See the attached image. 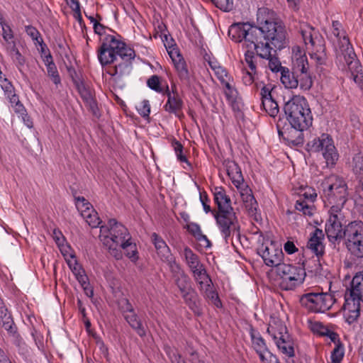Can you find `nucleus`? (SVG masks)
Here are the masks:
<instances>
[{
  "label": "nucleus",
  "instance_id": "f257e3e1",
  "mask_svg": "<svg viewBox=\"0 0 363 363\" xmlns=\"http://www.w3.org/2000/svg\"><path fill=\"white\" fill-rule=\"evenodd\" d=\"M97 56L102 66L115 62V65L110 67L107 73L115 79H121L130 73L135 52L119 38L108 35L103 39L98 49Z\"/></svg>",
  "mask_w": 363,
  "mask_h": 363
},
{
  "label": "nucleus",
  "instance_id": "f03ea898",
  "mask_svg": "<svg viewBox=\"0 0 363 363\" xmlns=\"http://www.w3.org/2000/svg\"><path fill=\"white\" fill-rule=\"evenodd\" d=\"M213 195L218 207V211L214 213L216 224L222 236L228 242L232 234L239 233L238 217L231 206L230 197L222 186L216 187Z\"/></svg>",
  "mask_w": 363,
  "mask_h": 363
},
{
  "label": "nucleus",
  "instance_id": "7ed1b4c3",
  "mask_svg": "<svg viewBox=\"0 0 363 363\" xmlns=\"http://www.w3.org/2000/svg\"><path fill=\"white\" fill-rule=\"evenodd\" d=\"M257 27L262 29L264 38L277 49L286 46V31L283 23L278 21L277 14L267 7H261L257 12Z\"/></svg>",
  "mask_w": 363,
  "mask_h": 363
},
{
  "label": "nucleus",
  "instance_id": "20e7f679",
  "mask_svg": "<svg viewBox=\"0 0 363 363\" xmlns=\"http://www.w3.org/2000/svg\"><path fill=\"white\" fill-rule=\"evenodd\" d=\"M323 200L325 206L335 213L342 211L348 199L347 185L345 181L335 174L325 177L320 184Z\"/></svg>",
  "mask_w": 363,
  "mask_h": 363
},
{
  "label": "nucleus",
  "instance_id": "39448f33",
  "mask_svg": "<svg viewBox=\"0 0 363 363\" xmlns=\"http://www.w3.org/2000/svg\"><path fill=\"white\" fill-rule=\"evenodd\" d=\"M99 239L109 254L116 259L122 257L120 245H124L131 237L128 229L116 219H109L108 223L100 227Z\"/></svg>",
  "mask_w": 363,
  "mask_h": 363
},
{
  "label": "nucleus",
  "instance_id": "423d86ee",
  "mask_svg": "<svg viewBox=\"0 0 363 363\" xmlns=\"http://www.w3.org/2000/svg\"><path fill=\"white\" fill-rule=\"evenodd\" d=\"M332 35L337 40L335 47L337 63H340L343 67L347 65L350 69L357 67L356 54L340 21H333Z\"/></svg>",
  "mask_w": 363,
  "mask_h": 363
},
{
  "label": "nucleus",
  "instance_id": "0eeeda50",
  "mask_svg": "<svg viewBox=\"0 0 363 363\" xmlns=\"http://www.w3.org/2000/svg\"><path fill=\"white\" fill-rule=\"evenodd\" d=\"M288 122L298 128L308 129L313 116L307 100L303 96H294L284 106Z\"/></svg>",
  "mask_w": 363,
  "mask_h": 363
},
{
  "label": "nucleus",
  "instance_id": "6e6552de",
  "mask_svg": "<svg viewBox=\"0 0 363 363\" xmlns=\"http://www.w3.org/2000/svg\"><path fill=\"white\" fill-rule=\"evenodd\" d=\"M300 33L310 52L311 59L318 65H324L327 60L325 42L319 31L311 26L303 23L300 27Z\"/></svg>",
  "mask_w": 363,
  "mask_h": 363
},
{
  "label": "nucleus",
  "instance_id": "1a4fd4ad",
  "mask_svg": "<svg viewBox=\"0 0 363 363\" xmlns=\"http://www.w3.org/2000/svg\"><path fill=\"white\" fill-rule=\"evenodd\" d=\"M277 274L280 277L279 286L282 290H294L301 285L306 277L304 267L283 263L276 269Z\"/></svg>",
  "mask_w": 363,
  "mask_h": 363
},
{
  "label": "nucleus",
  "instance_id": "9d476101",
  "mask_svg": "<svg viewBox=\"0 0 363 363\" xmlns=\"http://www.w3.org/2000/svg\"><path fill=\"white\" fill-rule=\"evenodd\" d=\"M242 43L243 46L247 50H256L257 55L260 57H267L270 55L272 45L264 38L263 31L257 26L249 25Z\"/></svg>",
  "mask_w": 363,
  "mask_h": 363
},
{
  "label": "nucleus",
  "instance_id": "9b49d317",
  "mask_svg": "<svg viewBox=\"0 0 363 363\" xmlns=\"http://www.w3.org/2000/svg\"><path fill=\"white\" fill-rule=\"evenodd\" d=\"M335 301V296L327 292H310L300 298L301 305L313 313H324L330 310Z\"/></svg>",
  "mask_w": 363,
  "mask_h": 363
},
{
  "label": "nucleus",
  "instance_id": "f8f14e48",
  "mask_svg": "<svg viewBox=\"0 0 363 363\" xmlns=\"http://www.w3.org/2000/svg\"><path fill=\"white\" fill-rule=\"evenodd\" d=\"M267 332L272 335L279 350L289 357L294 356V344L286 331V327L279 322L269 324Z\"/></svg>",
  "mask_w": 363,
  "mask_h": 363
},
{
  "label": "nucleus",
  "instance_id": "ddd939ff",
  "mask_svg": "<svg viewBox=\"0 0 363 363\" xmlns=\"http://www.w3.org/2000/svg\"><path fill=\"white\" fill-rule=\"evenodd\" d=\"M312 151L322 152L328 165H333L338 160V154L333 144V138L323 133L320 137L315 138L308 144Z\"/></svg>",
  "mask_w": 363,
  "mask_h": 363
},
{
  "label": "nucleus",
  "instance_id": "4468645a",
  "mask_svg": "<svg viewBox=\"0 0 363 363\" xmlns=\"http://www.w3.org/2000/svg\"><path fill=\"white\" fill-rule=\"evenodd\" d=\"M278 134L289 145H300L304 143L303 131L306 128H298L289 123L286 124L284 121L279 118L277 123Z\"/></svg>",
  "mask_w": 363,
  "mask_h": 363
},
{
  "label": "nucleus",
  "instance_id": "2eb2a0df",
  "mask_svg": "<svg viewBox=\"0 0 363 363\" xmlns=\"http://www.w3.org/2000/svg\"><path fill=\"white\" fill-rule=\"evenodd\" d=\"M329 218L325 224V233L328 240L333 243L343 239L342 233L344 229L342 227V220L344 218L342 211L337 213L329 210Z\"/></svg>",
  "mask_w": 363,
  "mask_h": 363
},
{
  "label": "nucleus",
  "instance_id": "dca6fc26",
  "mask_svg": "<svg viewBox=\"0 0 363 363\" xmlns=\"http://www.w3.org/2000/svg\"><path fill=\"white\" fill-rule=\"evenodd\" d=\"M257 251L266 265L275 267L277 269V267L283 264L281 261L284 258V253L281 249L276 247L274 242L262 244Z\"/></svg>",
  "mask_w": 363,
  "mask_h": 363
},
{
  "label": "nucleus",
  "instance_id": "f3484780",
  "mask_svg": "<svg viewBox=\"0 0 363 363\" xmlns=\"http://www.w3.org/2000/svg\"><path fill=\"white\" fill-rule=\"evenodd\" d=\"M308 69V60L305 55L298 57L294 62V69L296 74L298 86L304 91L310 90L313 83Z\"/></svg>",
  "mask_w": 363,
  "mask_h": 363
},
{
  "label": "nucleus",
  "instance_id": "a211bd4d",
  "mask_svg": "<svg viewBox=\"0 0 363 363\" xmlns=\"http://www.w3.org/2000/svg\"><path fill=\"white\" fill-rule=\"evenodd\" d=\"M361 302L360 298L352 296V293L347 289L345 294V303L342 306L343 316L349 324L356 322L360 315Z\"/></svg>",
  "mask_w": 363,
  "mask_h": 363
},
{
  "label": "nucleus",
  "instance_id": "6ab92c4d",
  "mask_svg": "<svg viewBox=\"0 0 363 363\" xmlns=\"http://www.w3.org/2000/svg\"><path fill=\"white\" fill-rule=\"evenodd\" d=\"M75 199L76 206L88 225L91 228L98 227L101 223V220L91 204L83 196H79Z\"/></svg>",
  "mask_w": 363,
  "mask_h": 363
},
{
  "label": "nucleus",
  "instance_id": "aec40b11",
  "mask_svg": "<svg viewBox=\"0 0 363 363\" xmlns=\"http://www.w3.org/2000/svg\"><path fill=\"white\" fill-rule=\"evenodd\" d=\"M151 240L162 261L166 262L169 266L176 262L169 247L160 235L153 233Z\"/></svg>",
  "mask_w": 363,
  "mask_h": 363
},
{
  "label": "nucleus",
  "instance_id": "412c9836",
  "mask_svg": "<svg viewBox=\"0 0 363 363\" xmlns=\"http://www.w3.org/2000/svg\"><path fill=\"white\" fill-rule=\"evenodd\" d=\"M165 93L168 99L164 106V111L169 113L174 114L178 118L183 116L182 108L184 103L179 94L174 92L171 93L168 86H166Z\"/></svg>",
  "mask_w": 363,
  "mask_h": 363
},
{
  "label": "nucleus",
  "instance_id": "4be33fe9",
  "mask_svg": "<svg viewBox=\"0 0 363 363\" xmlns=\"http://www.w3.org/2000/svg\"><path fill=\"white\" fill-rule=\"evenodd\" d=\"M324 233L322 230L315 228L311 234V237L308 241L307 247L311 250L319 259L325 253V245H323Z\"/></svg>",
  "mask_w": 363,
  "mask_h": 363
},
{
  "label": "nucleus",
  "instance_id": "5701e85b",
  "mask_svg": "<svg viewBox=\"0 0 363 363\" xmlns=\"http://www.w3.org/2000/svg\"><path fill=\"white\" fill-rule=\"evenodd\" d=\"M226 171L233 185L238 190L247 185L244 182V179L240 167L233 161H228L226 164Z\"/></svg>",
  "mask_w": 363,
  "mask_h": 363
},
{
  "label": "nucleus",
  "instance_id": "b1692460",
  "mask_svg": "<svg viewBox=\"0 0 363 363\" xmlns=\"http://www.w3.org/2000/svg\"><path fill=\"white\" fill-rule=\"evenodd\" d=\"M238 191L248 214L250 216H255L258 208V203L252 194L251 189L247 186L242 189L241 188V189Z\"/></svg>",
  "mask_w": 363,
  "mask_h": 363
},
{
  "label": "nucleus",
  "instance_id": "393cba45",
  "mask_svg": "<svg viewBox=\"0 0 363 363\" xmlns=\"http://www.w3.org/2000/svg\"><path fill=\"white\" fill-rule=\"evenodd\" d=\"M342 236L345 242H351V240L363 238V222L353 221L350 223L345 227Z\"/></svg>",
  "mask_w": 363,
  "mask_h": 363
},
{
  "label": "nucleus",
  "instance_id": "a878e982",
  "mask_svg": "<svg viewBox=\"0 0 363 363\" xmlns=\"http://www.w3.org/2000/svg\"><path fill=\"white\" fill-rule=\"evenodd\" d=\"M0 323L2 327L13 337L18 339V335L16 333V327L14 322L5 308L4 303H0Z\"/></svg>",
  "mask_w": 363,
  "mask_h": 363
},
{
  "label": "nucleus",
  "instance_id": "bb28decb",
  "mask_svg": "<svg viewBox=\"0 0 363 363\" xmlns=\"http://www.w3.org/2000/svg\"><path fill=\"white\" fill-rule=\"evenodd\" d=\"M0 83L5 96L9 99L12 104L16 105V111L20 113L23 111V106L20 104L18 97L14 92V87L11 82L7 78L4 77Z\"/></svg>",
  "mask_w": 363,
  "mask_h": 363
},
{
  "label": "nucleus",
  "instance_id": "cd10ccee",
  "mask_svg": "<svg viewBox=\"0 0 363 363\" xmlns=\"http://www.w3.org/2000/svg\"><path fill=\"white\" fill-rule=\"evenodd\" d=\"M169 267L172 274L174 284L177 285L178 289L191 284L189 277L181 268L178 263H173L172 264L169 265Z\"/></svg>",
  "mask_w": 363,
  "mask_h": 363
},
{
  "label": "nucleus",
  "instance_id": "c85d7f7f",
  "mask_svg": "<svg viewBox=\"0 0 363 363\" xmlns=\"http://www.w3.org/2000/svg\"><path fill=\"white\" fill-rule=\"evenodd\" d=\"M350 165L363 196V153L359 152L355 154L352 157Z\"/></svg>",
  "mask_w": 363,
  "mask_h": 363
},
{
  "label": "nucleus",
  "instance_id": "c756f323",
  "mask_svg": "<svg viewBox=\"0 0 363 363\" xmlns=\"http://www.w3.org/2000/svg\"><path fill=\"white\" fill-rule=\"evenodd\" d=\"M249 25L250 23H235L232 24L228 29L229 37L236 43L242 42Z\"/></svg>",
  "mask_w": 363,
  "mask_h": 363
},
{
  "label": "nucleus",
  "instance_id": "7c9ffc66",
  "mask_svg": "<svg viewBox=\"0 0 363 363\" xmlns=\"http://www.w3.org/2000/svg\"><path fill=\"white\" fill-rule=\"evenodd\" d=\"M186 229L190 234H191L197 241L201 243V245L208 248L211 247V242L208 240L206 235H203L200 225L196 223H189L186 225Z\"/></svg>",
  "mask_w": 363,
  "mask_h": 363
},
{
  "label": "nucleus",
  "instance_id": "2f4dec72",
  "mask_svg": "<svg viewBox=\"0 0 363 363\" xmlns=\"http://www.w3.org/2000/svg\"><path fill=\"white\" fill-rule=\"evenodd\" d=\"M184 303L196 315L201 314L200 300L197 292L194 289L186 293L183 297Z\"/></svg>",
  "mask_w": 363,
  "mask_h": 363
},
{
  "label": "nucleus",
  "instance_id": "473e14b6",
  "mask_svg": "<svg viewBox=\"0 0 363 363\" xmlns=\"http://www.w3.org/2000/svg\"><path fill=\"white\" fill-rule=\"evenodd\" d=\"M124 318L128 323L130 326L136 331L139 336L143 337L146 335V332L142 322L134 311L130 313L125 314Z\"/></svg>",
  "mask_w": 363,
  "mask_h": 363
},
{
  "label": "nucleus",
  "instance_id": "72a5a7b5",
  "mask_svg": "<svg viewBox=\"0 0 363 363\" xmlns=\"http://www.w3.org/2000/svg\"><path fill=\"white\" fill-rule=\"evenodd\" d=\"M347 290L352 293V296L360 298L363 302V272L357 274L352 278L350 288Z\"/></svg>",
  "mask_w": 363,
  "mask_h": 363
},
{
  "label": "nucleus",
  "instance_id": "f704fd0d",
  "mask_svg": "<svg viewBox=\"0 0 363 363\" xmlns=\"http://www.w3.org/2000/svg\"><path fill=\"white\" fill-rule=\"evenodd\" d=\"M250 337L252 342V347L257 354L268 350L266 342L260 333L255 330L254 328L250 329Z\"/></svg>",
  "mask_w": 363,
  "mask_h": 363
},
{
  "label": "nucleus",
  "instance_id": "c9c22d12",
  "mask_svg": "<svg viewBox=\"0 0 363 363\" xmlns=\"http://www.w3.org/2000/svg\"><path fill=\"white\" fill-rule=\"evenodd\" d=\"M280 79L284 86L287 89H296L298 87L296 74L294 69L291 72L288 68H282Z\"/></svg>",
  "mask_w": 363,
  "mask_h": 363
},
{
  "label": "nucleus",
  "instance_id": "e433bc0d",
  "mask_svg": "<svg viewBox=\"0 0 363 363\" xmlns=\"http://www.w3.org/2000/svg\"><path fill=\"white\" fill-rule=\"evenodd\" d=\"M174 65L180 80L186 85H190L191 82V77L187 69V66L184 60H178V61L174 62Z\"/></svg>",
  "mask_w": 363,
  "mask_h": 363
},
{
  "label": "nucleus",
  "instance_id": "4c0bfd02",
  "mask_svg": "<svg viewBox=\"0 0 363 363\" xmlns=\"http://www.w3.org/2000/svg\"><path fill=\"white\" fill-rule=\"evenodd\" d=\"M349 252L357 258L363 257V238L351 240L345 242Z\"/></svg>",
  "mask_w": 363,
  "mask_h": 363
},
{
  "label": "nucleus",
  "instance_id": "58836bf2",
  "mask_svg": "<svg viewBox=\"0 0 363 363\" xmlns=\"http://www.w3.org/2000/svg\"><path fill=\"white\" fill-rule=\"evenodd\" d=\"M121 249L125 250V255L129 257L133 262H136L138 259V251L136 245L131 242V240H128L125 242L124 245H120V250Z\"/></svg>",
  "mask_w": 363,
  "mask_h": 363
},
{
  "label": "nucleus",
  "instance_id": "ea45409f",
  "mask_svg": "<svg viewBox=\"0 0 363 363\" xmlns=\"http://www.w3.org/2000/svg\"><path fill=\"white\" fill-rule=\"evenodd\" d=\"M263 109L272 117H275L279 113V106L274 99L269 98L262 101Z\"/></svg>",
  "mask_w": 363,
  "mask_h": 363
},
{
  "label": "nucleus",
  "instance_id": "a19ab883",
  "mask_svg": "<svg viewBox=\"0 0 363 363\" xmlns=\"http://www.w3.org/2000/svg\"><path fill=\"white\" fill-rule=\"evenodd\" d=\"M277 48H275L273 45H271L270 48V55L267 57H262L263 59H267L269 60L268 66L269 68L274 72H277L279 71L281 72V69L284 68L281 65V62L278 57H275L272 53V51L273 50L274 52H276Z\"/></svg>",
  "mask_w": 363,
  "mask_h": 363
},
{
  "label": "nucleus",
  "instance_id": "79ce46f5",
  "mask_svg": "<svg viewBox=\"0 0 363 363\" xmlns=\"http://www.w3.org/2000/svg\"><path fill=\"white\" fill-rule=\"evenodd\" d=\"M77 89L84 103L94 99V91L84 83L81 82L78 84Z\"/></svg>",
  "mask_w": 363,
  "mask_h": 363
},
{
  "label": "nucleus",
  "instance_id": "37998d69",
  "mask_svg": "<svg viewBox=\"0 0 363 363\" xmlns=\"http://www.w3.org/2000/svg\"><path fill=\"white\" fill-rule=\"evenodd\" d=\"M345 354L344 346L342 342H337L331 352V362L340 363Z\"/></svg>",
  "mask_w": 363,
  "mask_h": 363
},
{
  "label": "nucleus",
  "instance_id": "c03bdc74",
  "mask_svg": "<svg viewBox=\"0 0 363 363\" xmlns=\"http://www.w3.org/2000/svg\"><path fill=\"white\" fill-rule=\"evenodd\" d=\"M295 208L297 211H301L305 216H311L313 215V206L308 204L305 200H298Z\"/></svg>",
  "mask_w": 363,
  "mask_h": 363
},
{
  "label": "nucleus",
  "instance_id": "a18cd8bd",
  "mask_svg": "<svg viewBox=\"0 0 363 363\" xmlns=\"http://www.w3.org/2000/svg\"><path fill=\"white\" fill-rule=\"evenodd\" d=\"M201 294L205 298L211 301V303L217 308L222 307V303L218 296V294L213 289V286H211L209 289L206 290Z\"/></svg>",
  "mask_w": 363,
  "mask_h": 363
},
{
  "label": "nucleus",
  "instance_id": "49530a36",
  "mask_svg": "<svg viewBox=\"0 0 363 363\" xmlns=\"http://www.w3.org/2000/svg\"><path fill=\"white\" fill-rule=\"evenodd\" d=\"M147 86L157 93H163L164 89L161 86L160 77L157 75L151 76L147 81Z\"/></svg>",
  "mask_w": 363,
  "mask_h": 363
},
{
  "label": "nucleus",
  "instance_id": "de8ad7c7",
  "mask_svg": "<svg viewBox=\"0 0 363 363\" xmlns=\"http://www.w3.org/2000/svg\"><path fill=\"white\" fill-rule=\"evenodd\" d=\"M256 57L253 50H247L245 53V62L254 74L257 72Z\"/></svg>",
  "mask_w": 363,
  "mask_h": 363
},
{
  "label": "nucleus",
  "instance_id": "09e8293b",
  "mask_svg": "<svg viewBox=\"0 0 363 363\" xmlns=\"http://www.w3.org/2000/svg\"><path fill=\"white\" fill-rule=\"evenodd\" d=\"M184 255L188 267L196 264V262H200L199 256L195 254L189 247L184 249Z\"/></svg>",
  "mask_w": 363,
  "mask_h": 363
},
{
  "label": "nucleus",
  "instance_id": "8fccbe9b",
  "mask_svg": "<svg viewBox=\"0 0 363 363\" xmlns=\"http://www.w3.org/2000/svg\"><path fill=\"white\" fill-rule=\"evenodd\" d=\"M222 84L225 88L224 94L227 100L230 103L234 102L237 96L236 89L230 84L229 80L225 81V83H222Z\"/></svg>",
  "mask_w": 363,
  "mask_h": 363
},
{
  "label": "nucleus",
  "instance_id": "3c124183",
  "mask_svg": "<svg viewBox=\"0 0 363 363\" xmlns=\"http://www.w3.org/2000/svg\"><path fill=\"white\" fill-rule=\"evenodd\" d=\"M262 363H280L278 358L269 350L257 354Z\"/></svg>",
  "mask_w": 363,
  "mask_h": 363
},
{
  "label": "nucleus",
  "instance_id": "603ef678",
  "mask_svg": "<svg viewBox=\"0 0 363 363\" xmlns=\"http://www.w3.org/2000/svg\"><path fill=\"white\" fill-rule=\"evenodd\" d=\"M48 76L51 79L55 85L61 84V79L57 71V67L55 65H51L47 67Z\"/></svg>",
  "mask_w": 363,
  "mask_h": 363
},
{
  "label": "nucleus",
  "instance_id": "864d4df0",
  "mask_svg": "<svg viewBox=\"0 0 363 363\" xmlns=\"http://www.w3.org/2000/svg\"><path fill=\"white\" fill-rule=\"evenodd\" d=\"M212 3L223 11H230L233 9V0H211Z\"/></svg>",
  "mask_w": 363,
  "mask_h": 363
},
{
  "label": "nucleus",
  "instance_id": "5fc2aeb1",
  "mask_svg": "<svg viewBox=\"0 0 363 363\" xmlns=\"http://www.w3.org/2000/svg\"><path fill=\"white\" fill-rule=\"evenodd\" d=\"M26 33L35 41L42 45L43 44V38L40 36L39 31L32 26H27L26 27Z\"/></svg>",
  "mask_w": 363,
  "mask_h": 363
},
{
  "label": "nucleus",
  "instance_id": "6e6d98bb",
  "mask_svg": "<svg viewBox=\"0 0 363 363\" xmlns=\"http://www.w3.org/2000/svg\"><path fill=\"white\" fill-rule=\"evenodd\" d=\"M137 110L142 117H149L150 113V105L149 101L143 100L142 102H140L137 106Z\"/></svg>",
  "mask_w": 363,
  "mask_h": 363
},
{
  "label": "nucleus",
  "instance_id": "4d7b16f0",
  "mask_svg": "<svg viewBox=\"0 0 363 363\" xmlns=\"http://www.w3.org/2000/svg\"><path fill=\"white\" fill-rule=\"evenodd\" d=\"M172 145L174 147L177 159L182 162H187L186 157L182 153L183 146L181 143L178 140H174Z\"/></svg>",
  "mask_w": 363,
  "mask_h": 363
},
{
  "label": "nucleus",
  "instance_id": "13d9d810",
  "mask_svg": "<svg viewBox=\"0 0 363 363\" xmlns=\"http://www.w3.org/2000/svg\"><path fill=\"white\" fill-rule=\"evenodd\" d=\"M1 29H2V37L4 40L6 42L11 41L13 39V30L5 22H1Z\"/></svg>",
  "mask_w": 363,
  "mask_h": 363
},
{
  "label": "nucleus",
  "instance_id": "bf43d9fd",
  "mask_svg": "<svg viewBox=\"0 0 363 363\" xmlns=\"http://www.w3.org/2000/svg\"><path fill=\"white\" fill-rule=\"evenodd\" d=\"M339 66L342 69H348L349 70L351 71L352 72V76L353 77V79L354 81L358 84H361L362 83H363V75L362 74H359V71H358V69L360 67L359 66V64L358 63V65L357 67H356L355 68H353L352 69H350L347 65H345V67H342V65H340V63H338Z\"/></svg>",
  "mask_w": 363,
  "mask_h": 363
},
{
  "label": "nucleus",
  "instance_id": "052dcab7",
  "mask_svg": "<svg viewBox=\"0 0 363 363\" xmlns=\"http://www.w3.org/2000/svg\"><path fill=\"white\" fill-rule=\"evenodd\" d=\"M309 328L315 333H317L321 336H323L325 331L328 330L320 322H309Z\"/></svg>",
  "mask_w": 363,
  "mask_h": 363
},
{
  "label": "nucleus",
  "instance_id": "680f3d73",
  "mask_svg": "<svg viewBox=\"0 0 363 363\" xmlns=\"http://www.w3.org/2000/svg\"><path fill=\"white\" fill-rule=\"evenodd\" d=\"M86 106L88 108L89 111L92 113V115L99 118L101 116V113L97 105V102L95 99H93L85 103Z\"/></svg>",
  "mask_w": 363,
  "mask_h": 363
},
{
  "label": "nucleus",
  "instance_id": "e2e57ef3",
  "mask_svg": "<svg viewBox=\"0 0 363 363\" xmlns=\"http://www.w3.org/2000/svg\"><path fill=\"white\" fill-rule=\"evenodd\" d=\"M120 310L123 313V315L130 313L134 311L133 306L127 298H122L118 302Z\"/></svg>",
  "mask_w": 363,
  "mask_h": 363
},
{
  "label": "nucleus",
  "instance_id": "0e129e2a",
  "mask_svg": "<svg viewBox=\"0 0 363 363\" xmlns=\"http://www.w3.org/2000/svg\"><path fill=\"white\" fill-rule=\"evenodd\" d=\"M72 273L75 276L80 285H84L86 281H88V277L85 274V272L82 267L77 269L74 268V271L72 272Z\"/></svg>",
  "mask_w": 363,
  "mask_h": 363
},
{
  "label": "nucleus",
  "instance_id": "69168bd1",
  "mask_svg": "<svg viewBox=\"0 0 363 363\" xmlns=\"http://www.w3.org/2000/svg\"><path fill=\"white\" fill-rule=\"evenodd\" d=\"M214 72L221 84L225 83V81L230 79V77L228 76L227 71L221 66L218 67Z\"/></svg>",
  "mask_w": 363,
  "mask_h": 363
},
{
  "label": "nucleus",
  "instance_id": "338daca9",
  "mask_svg": "<svg viewBox=\"0 0 363 363\" xmlns=\"http://www.w3.org/2000/svg\"><path fill=\"white\" fill-rule=\"evenodd\" d=\"M172 363H186L182 359L181 355L174 349H169L167 352Z\"/></svg>",
  "mask_w": 363,
  "mask_h": 363
},
{
  "label": "nucleus",
  "instance_id": "774afa93",
  "mask_svg": "<svg viewBox=\"0 0 363 363\" xmlns=\"http://www.w3.org/2000/svg\"><path fill=\"white\" fill-rule=\"evenodd\" d=\"M13 61L16 64L18 69L21 72V67L24 66L26 63L25 57L21 54L19 51H16V55L11 56Z\"/></svg>",
  "mask_w": 363,
  "mask_h": 363
}]
</instances>
